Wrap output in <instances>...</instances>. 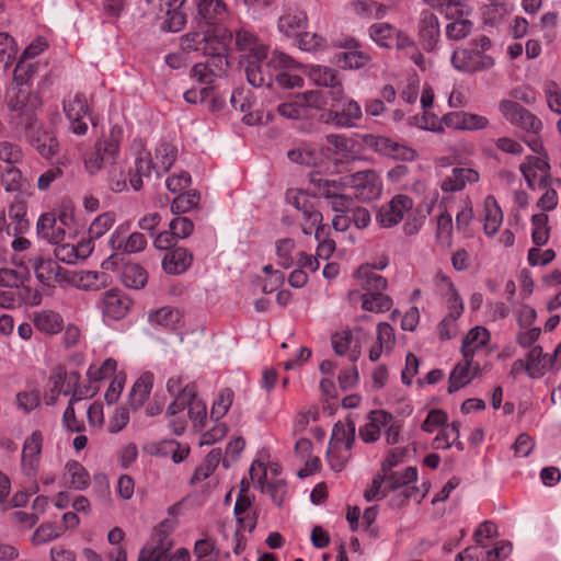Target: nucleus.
Wrapping results in <instances>:
<instances>
[{
	"label": "nucleus",
	"instance_id": "nucleus-27",
	"mask_svg": "<svg viewBox=\"0 0 561 561\" xmlns=\"http://www.w3.org/2000/svg\"><path fill=\"white\" fill-rule=\"evenodd\" d=\"M481 371V364L476 359L463 358L451 370L448 392L453 393L468 385Z\"/></svg>",
	"mask_w": 561,
	"mask_h": 561
},
{
	"label": "nucleus",
	"instance_id": "nucleus-44",
	"mask_svg": "<svg viewBox=\"0 0 561 561\" xmlns=\"http://www.w3.org/2000/svg\"><path fill=\"white\" fill-rule=\"evenodd\" d=\"M331 343L337 355H347L348 359L353 363L359 358L360 351L357 345H353V334L350 330L334 333L331 337Z\"/></svg>",
	"mask_w": 561,
	"mask_h": 561
},
{
	"label": "nucleus",
	"instance_id": "nucleus-9",
	"mask_svg": "<svg viewBox=\"0 0 561 561\" xmlns=\"http://www.w3.org/2000/svg\"><path fill=\"white\" fill-rule=\"evenodd\" d=\"M185 0H158V5L146 18L162 32L176 33L186 24V14L182 7Z\"/></svg>",
	"mask_w": 561,
	"mask_h": 561
},
{
	"label": "nucleus",
	"instance_id": "nucleus-41",
	"mask_svg": "<svg viewBox=\"0 0 561 561\" xmlns=\"http://www.w3.org/2000/svg\"><path fill=\"white\" fill-rule=\"evenodd\" d=\"M34 327L49 335H54L59 333L64 329V319L62 317L53 310H42L35 312L33 316Z\"/></svg>",
	"mask_w": 561,
	"mask_h": 561
},
{
	"label": "nucleus",
	"instance_id": "nucleus-37",
	"mask_svg": "<svg viewBox=\"0 0 561 561\" xmlns=\"http://www.w3.org/2000/svg\"><path fill=\"white\" fill-rule=\"evenodd\" d=\"M390 420L391 414L386 411H371L368 415V422L359 427V437L365 443L376 442L380 436L382 427L387 425Z\"/></svg>",
	"mask_w": 561,
	"mask_h": 561
},
{
	"label": "nucleus",
	"instance_id": "nucleus-6",
	"mask_svg": "<svg viewBox=\"0 0 561 561\" xmlns=\"http://www.w3.org/2000/svg\"><path fill=\"white\" fill-rule=\"evenodd\" d=\"M490 48V38L482 35L473 39L468 47L457 48L451 55V65L463 73L486 71L494 66V59L486 54Z\"/></svg>",
	"mask_w": 561,
	"mask_h": 561
},
{
	"label": "nucleus",
	"instance_id": "nucleus-3",
	"mask_svg": "<svg viewBox=\"0 0 561 561\" xmlns=\"http://www.w3.org/2000/svg\"><path fill=\"white\" fill-rule=\"evenodd\" d=\"M174 527L175 520L165 518L152 530L150 540L142 547V561H190L191 556L185 548L170 553L174 545L171 537Z\"/></svg>",
	"mask_w": 561,
	"mask_h": 561
},
{
	"label": "nucleus",
	"instance_id": "nucleus-22",
	"mask_svg": "<svg viewBox=\"0 0 561 561\" xmlns=\"http://www.w3.org/2000/svg\"><path fill=\"white\" fill-rule=\"evenodd\" d=\"M538 154L539 156H527L525 161L519 165V170L528 187L531 190L536 187H547L550 179V164L547 157H543L542 152Z\"/></svg>",
	"mask_w": 561,
	"mask_h": 561
},
{
	"label": "nucleus",
	"instance_id": "nucleus-54",
	"mask_svg": "<svg viewBox=\"0 0 561 561\" xmlns=\"http://www.w3.org/2000/svg\"><path fill=\"white\" fill-rule=\"evenodd\" d=\"M18 45L8 33H0V67L7 70L15 59Z\"/></svg>",
	"mask_w": 561,
	"mask_h": 561
},
{
	"label": "nucleus",
	"instance_id": "nucleus-5",
	"mask_svg": "<svg viewBox=\"0 0 561 561\" xmlns=\"http://www.w3.org/2000/svg\"><path fill=\"white\" fill-rule=\"evenodd\" d=\"M232 34L226 28L193 31L180 38V48L184 53H201L204 56L227 55Z\"/></svg>",
	"mask_w": 561,
	"mask_h": 561
},
{
	"label": "nucleus",
	"instance_id": "nucleus-16",
	"mask_svg": "<svg viewBox=\"0 0 561 561\" xmlns=\"http://www.w3.org/2000/svg\"><path fill=\"white\" fill-rule=\"evenodd\" d=\"M336 102V106L333 105V108L323 113L321 119L339 128L356 126L357 121L363 116L360 105L352 99L343 100L342 96Z\"/></svg>",
	"mask_w": 561,
	"mask_h": 561
},
{
	"label": "nucleus",
	"instance_id": "nucleus-49",
	"mask_svg": "<svg viewBox=\"0 0 561 561\" xmlns=\"http://www.w3.org/2000/svg\"><path fill=\"white\" fill-rule=\"evenodd\" d=\"M55 245L56 259L67 264H75L79 259H85L91 252L89 244H81V248H85V252L83 253L80 252V248H76L73 244L64 243V241Z\"/></svg>",
	"mask_w": 561,
	"mask_h": 561
},
{
	"label": "nucleus",
	"instance_id": "nucleus-23",
	"mask_svg": "<svg viewBox=\"0 0 561 561\" xmlns=\"http://www.w3.org/2000/svg\"><path fill=\"white\" fill-rule=\"evenodd\" d=\"M64 112L69 121L70 130L78 136L85 135L88 121H91L85 96L76 94L66 99L64 101Z\"/></svg>",
	"mask_w": 561,
	"mask_h": 561
},
{
	"label": "nucleus",
	"instance_id": "nucleus-1",
	"mask_svg": "<svg viewBox=\"0 0 561 561\" xmlns=\"http://www.w3.org/2000/svg\"><path fill=\"white\" fill-rule=\"evenodd\" d=\"M41 106L42 101L37 93H26L24 91H19L8 102V107L11 112H15L28 119L25 124L26 136L38 153L49 159L57 153L58 142L51 131L44 128L42 123L33 118L34 112Z\"/></svg>",
	"mask_w": 561,
	"mask_h": 561
},
{
	"label": "nucleus",
	"instance_id": "nucleus-33",
	"mask_svg": "<svg viewBox=\"0 0 561 561\" xmlns=\"http://www.w3.org/2000/svg\"><path fill=\"white\" fill-rule=\"evenodd\" d=\"M479 181V173L470 168H454L451 173L444 178L440 188L445 193L459 192L466 187L468 183Z\"/></svg>",
	"mask_w": 561,
	"mask_h": 561
},
{
	"label": "nucleus",
	"instance_id": "nucleus-55",
	"mask_svg": "<svg viewBox=\"0 0 561 561\" xmlns=\"http://www.w3.org/2000/svg\"><path fill=\"white\" fill-rule=\"evenodd\" d=\"M327 149L339 158H347L352 148L353 140L344 135H328Z\"/></svg>",
	"mask_w": 561,
	"mask_h": 561
},
{
	"label": "nucleus",
	"instance_id": "nucleus-20",
	"mask_svg": "<svg viewBox=\"0 0 561 561\" xmlns=\"http://www.w3.org/2000/svg\"><path fill=\"white\" fill-rule=\"evenodd\" d=\"M413 199L404 194L394 195L388 203L381 205L376 214V221L382 228L397 226L407 214L413 210Z\"/></svg>",
	"mask_w": 561,
	"mask_h": 561
},
{
	"label": "nucleus",
	"instance_id": "nucleus-40",
	"mask_svg": "<svg viewBox=\"0 0 561 561\" xmlns=\"http://www.w3.org/2000/svg\"><path fill=\"white\" fill-rule=\"evenodd\" d=\"M80 374L78 371H67L64 366H57L50 376L53 383L51 392L57 394H69L70 391L79 383Z\"/></svg>",
	"mask_w": 561,
	"mask_h": 561
},
{
	"label": "nucleus",
	"instance_id": "nucleus-57",
	"mask_svg": "<svg viewBox=\"0 0 561 561\" xmlns=\"http://www.w3.org/2000/svg\"><path fill=\"white\" fill-rule=\"evenodd\" d=\"M295 248L296 243L290 238L280 239L276 242V255L282 267L289 268L295 264L296 259L293 254Z\"/></svg>",
	"mask_w": 561,
	"mask_h": 561
},
{
	"label": "nucleus",
	"instance_id": "nucleus-14",
	"mask_svg": "<svg viewBox=\"0 0 561 561\" xmlns=\"http://www.w3.org/2000/svg\"><path fill=\"white\" fill-rule=\"evenodd\" d=\"M341 183L345 187L352 188L354 195L364 202L376 199L382 191V182L374 170H365L346 175Z\"/></svg>",
	"mask_w": 561,
	"mask_h": 561
},
{
	"label": "nucleus",
	"instance_id": "nucleus-15",
	"mask_svg": "<svg viewBox=\"0 0 561 561\" xmlns=\"http://www.w3.org/2000/svg\"><path fill=\"white\" fill-rule=\"evenodd\" d=\"M72 220V215L66 211L60 213L59 216L53 213H45L41 215L37 220V236L50 244H58L65 240L66 228Z\"/></svg>",
	"mask_w": 561,
	"mask_h": 561
},
{
	"label": "nucleus",
	"instance_id": "nucleus-60",
	"mask_svg": "<svg viewBox=\"0 0 561 561\" xmlns=\"http://www.w3.org/2000/svg\"><path fill=\"white\" fill-rule=\"evenodd\" d=\"M233 397L234 393L231 389L225 388L220 390L213 403L210 416L216 421L225 416L232 404Z\"/></svg>",
	"mask_w": 561,
	"mask_h": 561
},
{
	"label": "nucleus",
	"instance_id": "nucleus-39",
	"mask_svg": "<svg viewBox=\"0 0 561 561\" xmlns=\"http://www.w3.org/2000/svg\"><path fill=\"white\" fill-rule=\"evenodd\" d=\"M26 211V203L23 201H16L9 207V218L11 221L7 226L8 236H19L30 229Z\"/></svg>",
	"mask_w": 561,
	"mask_h": 561
},
{
	"label": "nucleus",
	"instance_id": "nucleus-18",
	"mask_svg": "<svg viewBox=\"0 0 561 561\" xmlns=\"http://www.w3.org/2000/svg\"><path fill=\"white\" fill-rule=\"evenodd\" d=\"M417 480V470L415 467H408L401 473H390L387 478L388 489L391 491H399L396 505H403L407 501L413 499L417 502L424 497L420 494L419 488L412 483Z\"/></svg>",
	"mask_w": 561,
	"mask_h": 561
},
{
	"label": "nucleus",
	"instance_id": "nucleus-30",
	"mask_svg": "<svg viewBox=\"0 0 561 561\" xmlns=\"http://www.w3.org/2000/svg\"><path fill=\"white\" fill-rule=\"evenodd\" d=\"M28 262L34 268L37 280L43 285L50 286L53 279L59 284H65L59 274H62V272H67L68 270L60 267L51 259H44L39 255H35L30 257Z\"/></svg>",
	"mask_w": 561,
	"mask_h": 561
},
{
	"label": "nucleus",
	"instance_id": "nucleus-28",
	"mask_svg": "<svg viewBox=\"0 0 561 561\" xmlns=\"http://www.w3.org/2000/svg\"><path fill=\"white\" fill-rule=\"evenodd\" d=\"M308 26V18L299 8H287L278 19V31L287 37H298Z\"/></svg>",
	"mask_w": 561,
	"mask_h": 561
},
{
	"label": "nucleus",
	"instance_id": "nucleus-63",
	"mask_svg": "<svg viewBox=\"0 0 561 561\" xmlns=\"http://www.w3.org/2000/svg\"><path fill=\"white\" fill-rule=\"evenodd\" d=\"M335 58L339 66L350 69H358L368 61V56L357 50L341 51Z\"/></svg>",
	"mask_w": 561,
	"mask_h": 561
},
{
	"label": "nucleus",
	"instance_id": "nucleus-62",
	"mask_svg": "<svg viewBox=\"0 0 561 561\" xmlns=\"http://www.w3.org/2000/svg\"><path fill=\"white\" fill-rule=\"evenodd\" d=\"M180 320L179 310L171 307H163L149 314L151 323L159 324L164 328H172Z\"/></svg>",
	"mask_w": 561,
	"mask_h": 561
},
{
	"label": "nucleus",
	"instance_id": "nucleus-43",
	"mask_svg": "<svg viewBox=\"0 0 561 561\" xmlns=\"http://www.w3.org/2000/svg\"><path fill=\"white\" fill-rule=\"evenodd\" d=\"M484 232L489 237H493L503 222V211L499 206L494 196L489 195L484 199Z\"/></svg>",
	"mask_w": 561,
	"mask_h": 561
},
{
	"label": "nucleus",
	"instance_id": "nucleus-11",
	"mask_svg": "<svg viewBox=\"0 0 561 561\" xmlns=\"http://www.w3.org/2000/svg\"><path fill=\"white\" fill-rule=\"evenodd\" d=\"M310 183L313 184L314 194L330 199L331 208L337 214H346L354 207L353 199L343 194L345 187L341 182L323 178L318 172L310 173Z\"/></svg>",
	"mask_w": 561,
	"mask_h": 561
},
{
	"label": "nucleus",
	"instance_id": "nucleus-7",
	"mask_svg": "<svg viewBox=\"0 0 561 561\" xmlns=\"http://www.w3.org/2000/svg\"><path fill=\"white\" fill-rule=\"evenodd\" d=\"M290 62L291 57L278 50H274L271 56L266 51L265 56L247 59L244 70L248 82L255 88H274L275 68Z\"/></svg>",
	"mask_w": 561,
	"mask_h": 561
},
{
	"label": "nucleus",
	"instance_id": "nucleus-17",
	"mask_svg": "<svg viewBox=\"0 0 561 561\" xmlns=\"http://www.w3.org/2000/svg\"><path fill=\"white\" fill-rule=\"evenodd\" d=\"M363 144L375 152L401 161H412L416 152L411 147L397 142L388 137L367 134L363 136Z\"/></svg>",
	"mask_w": 561,
	"mask_h": 561
},
{
	"label": "nucleus",
	"instance_id": "nucleus-21",
	"mask_svg": "<svg viewBox=\"0 0 561 561\" xmlns=\"http://www.w3.org/2000/svg\"><path fill=\"white\" fill-rule=\"evenodd\" d=\"M44 435L39 430H35L28 435L22 446L21 470L24 476L34 479L39 470L42 460Z\"/></svg>",
	"mask_w": 561,
	"mask_h": 561
},
{
	"label": "nucleus",
	"instance_id": "nucleus-64",
	"mask_svg": "<svg viewBox=\"0 0 561 561\" xmlns=\"http://www.w3.org/2000/svg\"><path fill=\"white\" fill-rule=\"evenodd\" d=\"M543 92L549 110L561 115V85L554 81H548L543 85Z\"/></svg>",
	"mask_w": 561,
	"mask_h": 561
},
{
	"label": "nucleus",
	"instance_id": "nucleus-53",
	"mask_svg": "<svg viewBox=\"0 0 561 561\" xmlns=\"http://www.w3.org/2000/svg\"><path fill=\"white\" fill-rule=\"evenodd\" d=\"M121 282L129 289H140V264L130 260L124 261L121 271Z\"/></svg>",
	"mask_w": 561,
	"mask_h": 561
},
{
	"label": "nucleus",
	"instance_id": "nucleus-47",
	"mask_svg": "<svg viewBox=\"0 0 561 561\" xmlns=\"http://www.w3.org/2000/svg\"><path fill=\"white\" fill-rule=\"evenodd\" d=\"M469 13L470 9L467 7V13L458 14L447 24L446 36L448 39L460 41L472 32L473 23L468 19Z\"/></svg>",
	"mask_w": 561,
	"mask_h": 561
},
{
	"label": "nucleus",
	"instance_id": "nucleus-10",
	"mask_svg": "<svg viewBox=\"0 0 561 561\" xmlns=\"http://www.w3.org/2000/svg\"><path fill=\"white\" fill-rule=\"evenodd\" d=\"M185 408L188 409L187 415L193 422L195 430L201 431L205 427L207 420L206 404L196 398L195 383H187L176 396L174 401L168 408V414L175 416Z\"/></svg>",
	"mask_w": 561,
	"mask_h": 561
},
{
	"label": "nucleus",
	"instance_id": "nucleus-24",
	"mask_svg": "<svg viewBox=\"0 0 561 561\" xmlns=\"http://www.w3.org/2000/svg\"><path fill=\"white\" fill-rule=\"evenodd\" d=\"M250 477L252 481H256L263 493L271 496L272 501L280 506L286 495V483L283 479L267 478V468L261 461H254L250 468Z\"/></svg>",
	"mask_w": 561,
	"mask_h": 561
},
{
	"label": "nucleus",
	"instance_id": "nucleus-56",
	"mask_svg": "<svg viewBox=\"0 0 561 561\" xmlns=\"http://www.w3.org/2000/svg\"><path fill=\"white\" fill-rule=\"evenodd\" d=\"M397 0H387V4L378 3L376 1H355L353 3L355 11L374 16L377 19L383 18L388 8L394 5Z\"/></svg>",
	"mask_w": 561,
	"mask_h": 561
},
{
	"label": "nucleus",
	"instance_id": "nucleus-13",
	"mask_svg": "<svg viewBox=\"0 0 561 561\" xmlns=\"http://www.w3.org/2000/svg\"><path fill=\"white\" fill-rule=\"evenodd\" d=\"M133 301L122 290L112 288L104 291L95 304L105 323L124 319L130 311Z\"/></svg>",
	"mask_w": 561,
	"mask_h": 561
},
{
	"label": "nucleus",
	"instance_id": "nucleus-12",
	"mask_svg": "<svg viewBox=\"0 0 561 561\" xmlns=\"http://www.w3.org/2000/svg\"><path fill=\"white\" fill-rule=\"evenodd\" d=\"M424 122L425 125L423 127L435 133H442L444 130L442 124L451 129L469 131L482 130L490 126V121L485 116L463 111L445 114L440 123L433 121L432 124L428 125L426 118H424Z\"/></svg>",
	"mask_w": 561,
	"mask_h": 561
},
{
	"label": "nucleus",
	"instance_id": "nucleus-58",
	"mask_svg": "<svg viewBox=\"0 0 561 561\" xmlns=\"http://www.w3.org/2000/svg\"><path fill=\"white\" fill-rule=\"evenodd\" d=\"M42 65L38 61L28 62V59L21 58L13 71L14 81L20 84H26L38 71Z\"/></svg>",
	"mask_w": 561,
	"mask_h": 561
},
{
	"label": "nucleus",
	"instance_id": "nucleus-50",
	"mask_svg": "<svg viewBox=\"0 0 561 561\" xmlns=\"http://www.w3.org/2000/svg\"><path fill=\"white\" fill-rule=\"evenodd\" d=\"M439 279L442 284L446 287L445 297L447 300L448 306V313L449 316H454L456 318H459L463 312V302L460 298L457 289L455 288L454 283L450 280L449 277L445 275H440Z\"/></svg>",
	"mask_w": 561,
	"mask_h": 561
},
{
	"label": "nucleus",
	"instance_id": "nucleus-59",
	"mask_svg": "<svg viewBox=\"0 0 561 561\" xmlns=\"http://www.w3.org/2000/svg\"><path fill=\"white\" fill-rule=\"evenodd\" d=\"M201 196L196 191H188L184 194H180L175 197L171 205L173 214H184L194 208L199 204Z\"/></svg>",
	"mask_w": 561,
	"mask_h": 561
},
{
	"label": "nucleus",
	"instance_id": "nucleus-35",
	"mask_svg": "<svg viewBox=\"0 0 561 561\" xmlns=\"http://www.w3.org/2000/svg\"><path fill=\"white\" fill-rule=\"evenodd\" d=\"M197 13L208 25L222 22L228 16V7L224 0H195Z\"/></svg>",
	"mask_w": 561,
	"mask_h": 561
},
{
	"label": "nucleus",
	"instance_id": "nucleus-36",
	"mask_svg": "<svg viewBox=\"0 0 561 561\" xmlns=\"http://www.w3.org/2000/svg\"><path fill=\"white\" fill-rule=\"evenodd\" d=\"M193 255L185 248H175L165 253L162 260L163 271L171 275L184 273L192 264Z\"/></svg>",
	"mask_w": 561,
	"mask_h": 561
},
{
	"label": "nucleus",
	"instance_id": "nucleus-31",
	"mask_svg": "<svg viewBox=\"0 0 561 561\" xmlns=\"http://www.w3.org/2000/svg\"><path fill=\"white\" fill-rule=\"evenodd\" d=\"M310 79L321 87L330 89V95L333 101L340 100L343 95V88L337 79L336 71L325 66H312L309 71Z\"/></svg>",
	"mask_w": 561,
	"mask_h": 561
},
{
	"label": "nucleus",
	"instance_id": "nucleus-2",
	"mask_svg": "<svg viewBox=\"0 0 561 561\" xmlns=\"http://www.w3.org/2000/svg\"><path fill=\"white\" fill-rule=\"evenodd\" d=\"M499 110L511 125L524 133L523 140L533 152L541 153L545 151L540 137L542 122L538 116L512 100H502Z\"/></svg>",
	"mask_w": 561,
	"mask_h": 561
},
{
	"label": "nucleus",
	"instance_id": "nucleus-45",
	"mask_svg": "<svg viewBox=\"0 0 561 561\" xmlns=\"http://www.w3.org/2000/svg\"><path fill=\"white\" fill-rule=\"evenodd\" d=\"M355 442V425L337 422L334 424L329 446L352 449Z\"/></svg>",
	"mask_w": 561,
	"mask_h": 561
},
{
	"label": "nucleus",
	"instance_id": "nucleus-32",
	"mask_svg": "<svg viewBox=\"0 0 561 561\" xmlns=\"http://www.w3.org/2000/svg\"><path fill=\"white\" fill-rule=\"evenodd\" d=\"M490 341V332L482 327L471 329L462 339L461 354L463 358L474 359L484 351Z\"/></svg>",
	"mask_w": 561,
	"mask_h": 561
},
{
	"label": "nucleus",
	"instance_id": "nucleus-61",
	"mask_svg": "<svg viewBox=\"0 0 561 561\" xmlns=\"http://www.w3.org/2000/svg\"><path fill=\"white\" fill-rule=\"evenodd\" d=\"M459 426L460 424L458 422H453L451 425L444 426L434 438V448L447 449L453 446V442H457L459 438Z\"/></svg>",
	"mask_w": 561,
	"mask_h": 561
},
{
	"label": "nucleus",
	"instance_id": "nucleus-29",
	"mask_svg": "<svg viewBox=\"0 0 561 561\" xmlns=\"http://www.w3.org/2000/svg\"><path fill=\"white\" fill-rule=\"evenodd\" d=\"M113 250L118 253L133 254L140 251V233L129 232V225L118 226L110 239Z\"/></svg>",
	"mask_w": 561,
	"mask_h": 561
},
{
	"label": "nucleus",
	"instance_id": "nucleus-48",
	"mask_svg": "<svg viewBox=\"0 0 561 561\" xmlns=\"http://www.w3.org/2000/svg\"><path fill=\"white\" fill-rule=\"evenodd\" d=\"M424 2L438 10L446 19H454L458 14L467 13L466 0H424Z\"/></svg>",
	"mask_w": 561,
	"mask_h": 561
},
{
	"label": "nucleus",
	"instance_id": "nucleus-46",
	"mask_svg": "<svg viewBox=\"0 0 561 561\" xmlns=\"http://www.w3.org/2000/svg\"><path fill=\"white\" fill-rule=\"evenodd\" d=\"M65 478L70 488L76 490H84L90 483V474L85 468L76 460H70L66 463Z\"/></svg>",
	"mask_w": 561,
	"mask_h": 561
},
{
	"label": "nucleus",
	"instance_id": "nucleus-38",
	"mask_svg": "<svg viewBox=\"0 0 561 561\" xmlns=\"http://www.w3.org/2000/svg\"><path fill=\"white\" fill-rule=\"evenodd\" d=\"M236 45L238 50L248 53L247 59L255 56H265L267 50V46L245 27H241L236 32Z\"/></svg>",
	"mask_w": 561,
	"mask_h": 561
},
{
	"label": "nucleus",
	"instance_id": "nucleus-19",
	"mask_svg": "<svg viewBox=\"0 0 561 561\" xmlns=\"http://www.w3.org/2000/svg\"><path fill=\"white\" fill-rule=\"evenodd\" d=\"M66 285L83 291H98L111 284V276L98 271H67L59 274Z\"/></svg>",
	"mask_w": 561,
	"mask_h": 561
},
{
	"label": "nucleus",
	"instance_id": "nucleus-42",
	"mask_svg": "<svg viewBox=\"0 0 561 561\" xmlns=\"http://www.w3.org/2000/svg\"><path fill=\"white\" fill-rule=\"evenodd\" d=\"M528 376L530 378H540L553 366V359L542 352L541 346H534L527 354Z\"/></svg>",
	"mask_w": 561,
	"mask_h": 561
},
{
	"label": "nucleus",
	"instance_id": "nucleus-34",
	"mask_svg": "<svg viewBox=\"0 0 561 561\" xmlns=\"http://www.w3.org/2000/svg\"><path fill=\"white\" fill-rule=\"evenodd\" d=\"M299 68L300 65L293 58L289 65L277 66L274 73V87H278L284 90L302 88L304 78L298 72Z\"/></svg>",
	"mask_w": 561,
	"mask_h": 561
},
{
	"label": "nucleus",
	"instance_id": "nucleus-26",
	"mask_svg": "<svg viewBox=\"0 0 561 561\" xmlns=\"http://www.w3.org/2000/svg\"><path fill=\"white\" fill-rule=\"evenodd\" d=\"M207 62L193 66L191 75L199 83L211 84L216 78L221 77L228 67L227 55H211Z\"/></svg>",
	"mask_w": 561,
	"mask_h": 561
},
{
	"label": "nucleus",
	"instance_id": "nucleus-4",
	"mask_svg": "<svg viewBox=\"0 0 561 561\" xmlns=\"http://www.w3.org/2000/svg\"><path fill=\"white\" fill-rule=\"evenodd\" d=\"M356 276L364 290L362 295L364 310L382 313L391 309L393 301L383 293L388 287V280L383 276L376 273L369 264L360 265Z\"/></svg>",
	"mask_w": 561,
	"mask_h": 561
},
{
	"label": "nucleus",
	"instance_id": "nucleus-25",
	"mask_svg": "<svg viewBox=\"0 0 561 561\" xmlns=\"http://www.w3.org/2000/svg\"><path fill=\"white\" fill-rule=\"evenodd\" d=\"M417 32L423 48L427 51L434 50L440 37V24L437 15L430 10L422 11Z\"/></svg>",
	"mask_w": 561,
	"mask_h": 561
},
{
	"label": "nucleus",
	"instance_id": "nucleus-52",
	"mask_svg": "<svg viewBox=\"0 0 561 561\" xmlns=\"http://www.w3.org/2000/svg\"><path fill=\"white\" fill-rule=\"evenodd\" d=\"M396 28L388 23H376L369 27L371 39L381 47L392 48Z\"/></svg>",
	"mask_w": 561,
	"mask_h": 561
},
{
	"label": "nucleus",
	"instance_id": "nucleus-51",
	"mask_svg": "<svg viewBox=\"0 0 561 561\" xmlns=\"http://www.w3.org/2000/svg\"><path fill=\"white\" fill-rule=\"evenodd\" d=\"M1 183L7 192L26 193L30 184L23 178L22 172L16 168H9L2 174Z\"/></svg>",
	"mask_w": 561,
	"mask_h": 561
},
{
	"label": "nucleus",
	"instance_id": "nucleus-8",
	"mask_svg": "<svg viewBox=\"0 0 561 561\" xmlns=\"http://www.w3.org/2000/svg\"><path fill=\"white\" fill-rule=\"evenodd\" d=\"M316 195L310 196L302 190H289L286 194L287 201L300 214L298 219L301 221V229L305 234L314 232L317 240L320 239V231L323 230V216L318 208Z\"/></svg>",
	"mask_w": 561,
	"mask_h": 561
}]
</instances>
